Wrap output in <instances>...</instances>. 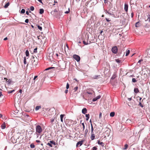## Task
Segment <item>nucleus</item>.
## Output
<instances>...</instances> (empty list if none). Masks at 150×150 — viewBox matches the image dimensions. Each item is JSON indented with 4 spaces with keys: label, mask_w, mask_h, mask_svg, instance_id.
<instances>
[{
    "label": "nucleus",
    "mask_w": 150,
    "mask_h": 150,
    "mask_svg": "<svg viewBox=\"0 0 150 150\" xmlns=\"http://www.w3.org/2000/svg\"><path fill=\"white\" fill-rule=\"evenodd\" d=\"M52 68V67H49V68H47V69H46L45 70H49V69H51Z\"/></svg>",
    "instance_id": "obj_62"
},
{
    "label": "nucleus",
    "mask_w": 150,
    "mask_h": 150,
    "mask_svg": "<svg viewBox=\"0 0 150 150\" xmlns=\"http://www.w3.org/2000/svg\"><path fill=\"white\" fill-rule=\"evenodd\" d=\"M139 105L142 108H143V105H142L141 103L140 102H139Z\"/></svg>",
    "instance_id": "obj_44"
},
{
    "label": "nucleus",
    "mask_w": 150,
    "mask_h": 150,
    "mask_svg": "<svg viewBox=\"0 0 150 150\" xmlns=\"http://www.w3.org/2000/svg\"><path fill=\"white\" fill-rule=\"evenodd\" d=\"M17 137V135H15L12 136L11 139V140L13 143H16V139Z\"/></svg>",
    "instance_id": "obj_2"
},
{
    "label": "nucleus",
    "mask_w": 150,
    "mask_h": 150,
    "mask_svg": "<svg viewBox=\"0 0 150 150\" xmlns=\"http://www.w3.org/2000/svg\"><path fill=\"white\" fill-rule=\"evenodd\" d=\"M142 59H140L139 60L138 62V63H140L142 61Z\"/></svg>",
    "instance_id": "obj_61"
},
{
    "label": "nucleus",
    "mask_w": 150,
    "mask_h": 150,
    "mask_svg": "<svg viewBox=\"0 0 150 150\" xmlns=\"http://www.w3.org/2000/svg\"><path fill=\"white\" fill-rule=\"evenodd\" d=\"M36 133L37 134L40 133L42 131V128L40 125H38L36 127Z\"/></svg>",
    "instance_id": "obj_1"
},
{
    "label": "nucleus",
    "mask_w": 150,
    "mask_h": 150,
    "mask_svg": "<svg viewBox=\"0 0 150 150\" xmlns=\"http://www.w3.org/2000/svg\"><path fill=\"white\" fill-rule=\"evenodd\" d=\"M124 148H123V149L124 150L127 149L128 147V145L127 144H126L124 146Z\"/></svg>",
    "instance_id": "obj_29"
},
{
    "label": "nucleus",
    "mask_w": 150,
    "mask_h": 150,
    "mask_svg": "<svg viewBox=\"0 0 150 150\" xmlns=\"http://www.w3.org/2000/svg\"><path fill=\"white\" fill-rule=\"evenodd\" d=\"M2 96H3V95L2 94V92L0 91V97Z\"/></svg>",
    "instance_id": "obj_58"
},
{
    "label": "nucleus",
    "mask_w": 150,
    "mask_h": 150,
    "mask_svg": "<svg viewBox=\"0 0 150 150\" xmlns=\"http://www.w3.org/2000/svg\"><path fill=\"white\" fill-rule=\"evenodd\" d=\"M81 125H82L83 126V130H84L85 129V127L84 123H82Z\"/></svg>",
    "instance_id": "obj_40"
},
{
    "label": "nucleus",
    "mask_w": 150,
    "mask_h": 150,
    "mask_svg": "<svg viewBox=\"0 0 150 150\" xmlns=\"http://www.w3.org/2000/svg\"><path fill=\"white\" fill-rule=\"evenodd\" d=\"M115 61L117 62L118 63H120L121 62V60H119V59H116Z\"/></svg>",
    "instance_id": "obj_39"
},
{
    "label": "nucleus",
    "mask_w": 150,
    "mask_h": 150,
    "mask_svg": "<svg viewBox=\"0 0 150 150\" xmlns=\"http://www.w3.org/2000/svg\"><path fill=\"white\" fill-rule=\"evenodd\" d=\"M94 76L93 77V78L94 79H97L98 78V76Z\"/></svg>",
    "instance_id": "obj_50"
},
{
    "label": "nucleus",
    "mask_w": 150,
    "mask_h": 150,
    "mask_svg": "<svg viewBox=\"0 0 150 150\" xmlns=\"http://www.w3.org/2000/svg\"><path fill=\"white\" fill-rule=\"evenodd\" d=\"M83 43L84 45H87L88 44V41L87 42H86L85 40H83Z\"/></svg>",
    "instance_id": "obj_36"
},
{
    "label": "nucleus",
    "mask_w": 150,
    "mask_h": 150,
    "mask_svg": "<svg viewBox=\"0 0 150 150\" xmlns=\"http://www.w3.org/2000/svg\"><path fill=\"white\" fill-rule=\"evenodd\" d=\"M102 116V113L101 112H100L99 115V118L100 119L101 118Z\"/></svg>",
    "instance_id": "obj_46"
},
{
    "label": "nucleus",
    "mask_w": 150,
    "mask_h": 150,
    "mask_svg": "<svg viewBox=\"0 0 150 150\" xmlns=\"http://www.w3.org/2000/svg\"><path fill=\"white\" fill-rule=\"evenodd\" d=\"M90 115L89 114H86V121H88V120Z\"/></svg>",
    "instance_id": "obj_23"
},
{
    "label": "nucleus",
    "mask_w": 150,
    "mask_h": 150,
    "mask_svg": "<svg viewBox=\"0 0 150 150\" xmlns=\"http://www.w3.org/2000/svg\"><path fill=\"white\" fill-rule=\"evenodd\" d=\"M38 28L41 31L42 30V28L41 26H40L39 25L38 26Z\"/></svg>",
    "instance_id": "obj_38"
},
{
    "label": "nucleus",
    "mask_w": 150,
    "mask_h": 150,
    "mask_svg": "<svg viewBox=\"0 0 150 150\" xmlns=\"http://www.w3.org/2000/svg\"><path fill=\"white\" fill-rule=\"evenodd\" d=\"M64 115H63V114H61L60 115L61 121L62 122H63V118Z\"/></svg>",
    "instance_id": "obj_18"
},
{
    "label": "nucleus",
    "mask_w": 150,
    "mask_h": 150,
    "mask_svg": "<svg viewBox=\"0 0 150 150\" xmlns=\"http://www.w3.org/2000/svg\"><path fill=\"white\" fill-rule=\"evenodd\" d=\"M25 54L26 56H29V52L28 50H27L25 51Z\"/></svg>",
    "instance_id": "obj_31"
},
{
    "label": "nucleus",
    "mask_w": 150,
    "mask_h": 150,
    "mask_svg": "<svg viewBox=\"0 0 150 150\" xmlns=\"http://www.w3.org/2000/svg\"><path fill=\"white\" fill-rule=\"evenodd\" d=\"M134 92L135 93H137L139 92V91L138 88H134Z\"/></svg>",
    "instance_id": "obj_19"
},
{
    "label": "nucleus",
    "mask_w": 150,
    "mask_h": 150,
    "mask_svg": "<svg viewBox=\"0 0 150 150\" xmlns=\"http://www.w3.org/2000/svg\"><path fill=\"white\" fill-rule=\"evenodd\" d=\"M132 81L133 82H136L137 81L135 79L133 78L132 79Z\"/></svg>",
    "instance_id": "obj_41"
},
{
    "label": "nucleus",
    "mask_w": 150,
    "mask_h": 150,
    "mask_svg": "<svg viewBox=\"0 0 150 150\" xmlns=\"http://www.w3.org/2000/svg\"><path fill=\"white\" fill-rule=\"evenodd\" d=\"M26 13L28 15H29V13L28 12V11H27L26 12Z\"/></svg>",
    "instance_id": "obj_64"
},
{
    "label": "nucleus",
    "mask_w": 150,
    "mask_h": 150,
    "mask_svg": "<svg viewBox=\"0 0 150 150\" xmlns=\"http://www.w3.org/2000/svg\"><path fill=\"white\" fill-rule=\"evenodd\" d=\"M36 142H38V143H39V142H40V140H36Z\"/></svg>",
    "instance_id": "obj_57"
},
{
    "label": "nucleus",
    "mask_w": 150,
    "mask_h": 150,
    "mask_svg": "<svg viewBox=\"0 0 150 150\" xmlns=\"http://www.w3.org/2000/svg\"><path fill=\"white\" fill-rule=\"evenodd\" d=\"M88 132V129H86L85 131V136L86 135Z\"/></svg>",
    "instance_id": "obj_33"
},
{
    "label": "nucleus",
    "mask_w": 150,
    "mask_h": 150,
    "mask_svg": "<svg viewBox=\"0 0 150 150\" xmlns=\"http://www.w3.org/2000/svg\"><path fill=\"white\" fill-rule=\"evenodd\" d=\"M69 11H70L69 8L68 11H65V13H66V14L68 13L69 12Z\"/></svg>",
    "instance_id": "obj_48"
},
{
    "label": "nucleus",
    "mask_w": 150,
    "mask_h": 150,
    "mask_svg": "<svg viewBox=\"0 0 150 150\" xmlns=\"http://www.w3.org/2000/svg\"><path fill=\"white\" fill-rule=\"evenodd\" d=\"M97 100V99L96 98H93V101H96Z\"/></svg>",
    "instance_id": "obj_53"
},
{
    "label": "nucleus",
    "mask_w": 150,
    "mask_h": 150,
    "mask_svg": "<svg viewBox=\"0 0 150 150\" xmlns=\"http://www.w3.org/2000/svg\"><path fill=\"white\" fill-rule=\"evenodd\" d=\"M39 2H40V3L42 4V1L41 0H38Z\"/></svg>",
    "instance_id": "obj_60"
},
{
    "label": "nucleus",
    "mask_w": 150,
    "mask_h": 150,
    "mask_svg": "<svg viewBox=\"0 0 150 150\" xmlns=\"http://www.w3.org/2000/svg\"><path fill=\"white\" fill-rule=\"evenodd\" d=\"M100 97L101 96H98L96 97V98L97 99V100H98L100 99Z\"/></svg>",
    "instance_id": "obj_49"
},
{
    "label": "nucleus",
    "mask_w": 150,
    "mask_h": 150,
    "mask_svg": "<svg viewBox=\"0 0 150 150\" xmlns=\"http://www.w3.org/2000/svg\"><path fill=\"white\" fill-rule=\"evenodd\" d=\"M8 39V38L7 37H6V38H5L4 39V40H6Z\"/></svg>",
    "instance_id": "obj_63"
},
{
    "label": "nucleus",
    "mask_w": 150,
    "mask_h": 150,
    "mask_svg": "<svg viewBox=\"0 0 150 150\" xmlns=\"http://www.w3.org/2000/svg\"><path fill=\"white\" fill-rule=\"evenodd\" d=\"M97 147H94L92 148V150H97Z\"/></svg>",
    "instance_id": "obj_47"
},
{
    "label": "nucleus",
    "mask_w": 150,
    "mask_h": 150,
    "mask_svg": "<svg viewBox=\"0 0 150 150\" xmlns=\"http://www.w3.org/2000/svg\"><path fill=\"white\" fill-rule=\"evenodd\" d=\"M16 135H17V137L16 139V142L18 143H21V141L22 139V137H20V136H19L18 135L19 134H17Z\"/></svg>",
    "instance_id": "obj_6"
},
{
    "label": "nucleus",
    "mask_w": 150,
    "mask_h": 150,
    "mask_svg": "<svg viewBox=\"0 0 150 150\" xmlns=\"http://www.w3.org/2000/svg\"><path fill=\"white\" fill-rule=\"evenodd\" d=\"M128 100H129V101H130L132 100V98H128Z\"/></svg>",
    "instance_id": "obj_59"
},
{
    "label": "nucleus",
    "mask_w": 150,
    "mask_h": 150,
    "mask_svg": "<svg viewBox=\"0 0 150 150\" xmlns=\"http://www.w3.org/2000/svg\"><path fill=\"white\" fill-rule=\"evenodd\" d=\"M108 2V0H104V3H106Z\"/></svg>",
    "instance_id": "obj_56"
},
{
    "label": "nucleus",
    "mask_w": 150,
    "mask_h": 150,
    "mask_svg": "<svg viewBox=\"0 0 150 150\" xmlns=\"http://www.w3.org/2000/svg\"><path fill=\"white\" fill-rule=\"evenodd\" d=\"M41 108V107L40 106H37L35 108V110L37 111L39 110Z\"/></svg>",
    "instance_id": "obj_25"
},
{
    "label": "nucleus",
    "mask_w": 150,
    "mask_h": 150,
    "mask_svg": "<svg viewBox=\"0 0 150 150\" xmlns=\"http://www.w3.org/2000/svg\"><path fill=\"white\" fill-rule=\"evenodd\" d=\"M30 9L32 11H33L34 9V8L33 6H31L30 7Z\"/></svg>",
    "instance_id": "obj_32"
},
{
    "label": "nucleus",
    "mask_w": 150,
    "mask_h": 150,
    "mask_svg": "<svg viewBox=\"0 0 150 150\" xmlns=\"http://www.w3.org/2000/svg\"><path fill=\"white\" fill-rule=\"evenodd\" d=\"M116 76L117 75L116 73H114L111 77V79H114L115 78Z\"/></svg>",
    "instance_id": "obj_17"
},
{
    "label": "nucleus",
    "mask_w": 150,
    "mask_h": 150,
    "mask_svg": "<svg viewBox=\"0 0 150 150\" xmlns=\"http://www.w3.org/2000/svg\"><path fill=\"white\" fill-rule=\"evenodd\" d=\"M146 15L147 17V18H145V21H148L149 22H150V15L147 13L146 14Z\"/></svg>",
    "instance_id": "obj_9"
},
{
    "label": "nucleus",
    "mask_w": 150,
    "mask_h": 150,
    "mask_svg": "<svg viewBox=\"0 0 150 150\" xmlns=\"http://www.w3.org/2000/svg\"><path fill=\"white\" fill-rule=\"evenodd\" d=\"M1 128L2 129H4L6 128V124L4 122L2 124L1 126Z\"/></svg>",
    "instance_id": "obj_15"
},
{
    "label": "nucleus",
    "mask_w": 150,
    "mask_h": 150,
    "mask_svg": "<svg viewBox=\"0 0 150 150\" xmlns=\"http://www.w3.org/2000/svg\"><path fill=\"white\" fill-rule=\"evenodd\" d=\"M10 3L9 2L7 3L4 6V7L5 8H7L8 6L9 5Z\"/></svg>",
    "instance_id": "obj_24"
},
{
    "label": "nucleus",
    "mask_w": 150,
    "mask_h": 150,
    "mask_svg": "<svg viewBox=\"0 0 150 150\" xmlns=\"http://www.w3.org/2000/svg\"><path fill=\"white\" fill-rule=\"evenodd\" d=\"M140 26L139 23L138 22H137L135 24V26L136 27H138Z\"/></svg>",
    "instance_id": "obj_21"
},
{
    "label": "nucleus",
    "mask_w": 150,
    "mask_h": 150,
    "mask_svg": "<svg viewBox=\"0 0 150 150\" xmlns=\"http://www.w3.org/2000/svg\"><path fill=\"white\" fill-rule=\"evenodd\" d=\"M29 21V20L28 19H26L25 21V22L27 23H28Z\"/></svg>",
    "instance_id": "obj_51"
},
{
    "label": "nucleus",
    "mask_w": 150,
    "mask_h": 150,
    "mask_svg": "<svg viewBox=\"0 0 150 150\" xmlns=\"http://www.w3.org/2000/svg\"><path fill=\"white\" fill-rule=\"evenodd\" d=\"M44 12V9L42 8H41L40 9L39 13L40 14H42Z\"/></svg>",
    "instance_id": "obj_22"
},
{
    "label": "nucleus",
    "mask_w": 150,
    "mask_h": 150,
    "mask_svg": "<svg viewBox=\"0 0 150 150\" xmlns=\"http://www.w3.org/2000/svg\"><path fill=\"white\" fill-rule=\"evenodd\" d=\"M82 112L83 114H85L87 112V109L86 108H83L82 110Z\"/></svg>",
    "instance_id": "obj_13"
},
{
    "label": "nucleus",
    "mask_w": 150,
    "mask_h": 150,
    "mask_svg": "<svg viewBox=\"0 0 150 150\" xmlns=\"http://www.w3.org/2000/svg\"><path fill=\"white\" fill-rule=\"evenodd\" d=\"M37 77H38V76H34V79H33V80H35V79L36 78H37Z\"/></svg>",
    "instance_id": "obj_54"
},
{
    "label": "nucleus",
    "mask_w": 150,
    "mask_h": 150,
    "mask_svg": "<svg viewBox=\"0 0 150 150\" xmlns=\"http://www.w3.org/2000/svg\"><path fill=\"white\" fill-rule=\"evenodd\" d=\"M52 144H53L54 145H55V142L53 141H50L49 142V143H48L47 144V145L50 147H52L53 146Z\"/></svg>",
    "instance_id": "obj_7"
},
{
    "label": "nucleus",
    "mask_w": 150,
    "mask_h": 150,
    "mask_svg": "<svg viewBox=\"0 0 150 150\" xmlns=\"http://www.w3.org/2000/svg\"><path fill=\"white\" fill-rule=\"evenodd\" d=\"M78 89V87L77 86H76V87L75 88H74V92H76V91H77V90Z\"/></svg>",
    "instance_id": "obj_42"
},
{
    "label": "nucleus",
    "mask_w": 150,
    "mask_h": 150,
    "mask_svg": "<svg viewBox=\"0 0 150 150\" xmlns=\"http://www.w3.org/2000/svg\"><path fill=\"white\" fill-rule=\"evenodd\" d=\"M115 113L114 112H112L110 114V115L111 117H113L114 116Z\"/></svg>",
    "instance_id": "obj_27"
},
{
    "label": "nucleus",
    "mask_w": 150,
    "mask_h": 150,
    "mask_svg": "<svg viewBox=\"0 0 150 150\" xmlns=\"http://www.w3.org/2000/svg\"><path fill=\"white\" fill-rule=\"evenodd\" d=\"M93 129L92 123H91V133H93Z\"/></svg>",
    "instance_id": "obj_30"
},
{
    "label": "nucleus",
    "mask_w": 150,
    "mask_h": 150,
    "mask_svg": "<svg viewBox=\"0 0 150 150\" xmlns=\"http://www.w3.org/2000/svg\"><path fill=\"white\" fill-rule=\"evenodd\" d=\"M25 10L24 9H22L21 11V13H25Z\"/></svg>",
    "instance_id": "obj_35"
},
{
    "label": "nucleus",
    "mask_w": 150,
    "mask_h": 150,
    "mask_svg": "<svg viewBox=\"0 0 150 150\" xmlns=\"http://www.w3.org/2000/svg\"><path fill=\"white\" fill-rule=\"evenodd\" d=\"M55 117H53L50 119V122L52 125H53V123L54 121Z\"/></svg>",
    "instance_id": "obj_20"
},
{
    "label": "nucleus",
    "mask_w": 150,
    "mask_h": 150,
    "mask_svg": "<svg viewBox=\"0 0 150 150\" xmlns=\"http://www.w3.org/2000/svg\"><path fill=\"white\" fill-rule=\"evenodd\" d=\"M30 147L31 148H33L35 147V146L33 144H32L30 145Z\"/></svg>",
    "instance_id": "obj_34"
},
{
    "label": "nucleus",
    "mask_w": 150,
    "mask_h": 150,
    "mask_svg": "<svg viewBox=\"0 0 150 150\" xmlns=\"http://www.w3.org/2000/svg\"><path fill=\"white\" fill-rule=\"evenodd\" d=\"M128 5L125 4L124 9L126 12H127L128 11Z\"/></svg>",
    "instance_id": "obj_12"
},
{
    "label": "nucleus",
    "mask_w": 150,
    "mask_h": 150,
    "mask_svg": "<svg viewBox=\"0 0 150 150\" xmlns=\"http://www.w3.org/2000/svg\"><path fill=\"white\" fill-rule=\"evenodd\" d=\"M57 12L58 11L57 10L55 9L51 13H52V14L54 15L55 16Z\"/></svg>",
    "instance_id": "obj_16"
},
{
    "label": "nucleus",
    "mask_w": 150,
    "mask_h": 150,
    "mask_svg": "<svg viewBox=\"0 0 150 150\" xmlns=\"http://www.w3.org/2000/svg\"><path fill=\"white\" fill-rule=\"evenodd\" d=\"M33 62L32 63V65L33 67H35L38 64V60L37 58L36 60L35 59L34 57L33 58V59L32 60Z\"/></svg>",
    "instance_id": "obj_3"
},
{
    "label": "nucleus",
    "mask_w": 150,
    "mask_h": 150,
    "mask_svg": "<svg viewBox=\"0 0 150 150\" xmlns=\"http://www.w3.org/2000/svg\"><path fill=\"white\" fill-rule=\"evenodd\" d=\"M90 138L91 140H93L95 138V135L93 133H92V134L91 133Z\"/></svg>",
    "instance_id": "obj_14"
},
{
    "label": "nucleus",
    "mask_w": 150,
    "mask_h": 150,
    "mask_svg": "<svg viewBox=\"0 0 150 150\" xmlns=\"http://www.w3.org/2000/svg\"><path fill=\"white\" fill-rule=\"evenodd\" d=\"M83 140L78 142L76 144V146L78 147L79 146H81L83 144Z\"/></svg>",
    "instance_id": "obj_8"
},
{
    "label": "nucleus",
    "mask_w": 150,
    "mask_h": 150,
    "mask_svg": "<svg viewBox=\"0 0 150 150\" xmlns=\"http://www.w3.org/2000/svg\"><path fill=\"white\" fill-rule=\"evenodd\" d=\"M73 57L78 62L80 60V57L79 55L76 54L74 55L73 56Z\"/></svg>",
    "instance_id": "obj_4"
},
{
    "label": "nucleus",
    "mask_w": 150,
    "mask_h": 150,
    "mask_svg": "<svg viewBox=\"0 0 150 150\" xmlns=\"http://www.w3.org/2000/svg\"><path fill=\"white\" fill-rule=\"evenodd\" d=\"M94 92L92 90H89L88 91H87V92L86 93V95H88V94H92L94 93Z\"/></svg>",
    "instance_id": "obj_10"
},
{
    "label": "nucleus",
    "mask_w": 150,
    "mask_h": 150,
    "mask_svg": "<svg viewBox=\"0 0 150 150\" xmlns=\"http://www.w3.org/2000/svg\"><path fill=\"white\" fill-rule=\"evenodd\" d=\"M68 90H67V89L65 90V92L66 94L68 93Z\"/></svg>",
    "instance_id": "obj_55"
},
{
    "label": "nucleus",
    "mask_w": 150,
    "mask_h": 150,
    "mask_svg": "<svg viewBox=\"0 0 150 150\" xmlns=\"http://www.w3.org/2000/svg\"><path fill=\"white\" fill-rule=\"evenodd\" d=\"M98 144L100 145L102 147H103L104 145V144L102 142H100V140H98Z\"/></svg>",
    "instance_id": "obj_11"
},
{
    "label": "nucleus",
    "mask_w": 150,
    "mask_h": 150,
    "mask_svg": "<svg viewBox=\"0 0 150 150\" xmlns=\"http://www.w3.org/2000/svg\"><path fill=\"white\" fill-rule=\"evenodd\" d=\"M133 16H134L133 13V12H132L131 13V16L132 18L133 17Z\"/></svg>",
    "instance_id": "obj_52"
},
{
    "label": "nucleus",
    "mask_w": 150,
    "mask_h": 150,
    "mask_svg": "<svg viewBox=\"0 0 150 150\" xmlns=\"http://www.w3.org/2000/svg\"><path fill=\"white\" fill-rule=\"evenodd\" d=\"M37 48H35L34 50V51H33V52L35 53H37Z\"/></svg>",
    "instance_id": "obj_43"
},
{
    "label": "nucleus",
    "mask_w": 150,
    "mask_h": 150,
    "mask_svg": "<svg viewBox=\"0 0 150 150\" xmlns=\"http://www.w3.org/2000/svg\"><path fill=\"white\" fill-rule=\"evenodd\" d=\"M69 88V85L68 83H67V86H66V88L67 89Z\"/></svg>",
    "instance_id": "obj_45"
},
{
    "label": "nucleus",
    "mask_w": 150,
    "mask_h": 150,
    "mask_svg": "<svg viewBox=\"0 0 150 150\" xmlns=\"http://www.w3.org/2000/svg\"><path fill=\"white\" fill-rule=\"evenodd\" d=\"M130 51L129 50L127 49L126 50V56H127L129 54V53Z\"/></svg>",
    "instance_id": "obj_26"
},
{
    "label": "nucleus",
    "mask_w": 150,
    "mask_h": 150,
    "mask_svg": "<svg viewBox=\"0 0 150 150\" xmlns=\"http://www.w3.org/2000/svg\"><path fill=\"white\" fill-rule=\"evenodd\" d=\"M14 91V90H12V91H7V92L8 93H12Z\"/></svg>",
    "instance_id": "obj_37"
},
{
    "label": "nucleus",
    "mask_w": 150,
    "mask_h": 150,
    "mask_svg": "<svg viewBox=\"0 0 150 150\" xmlns=\"http://www.w3.org/2000/svg\"><path fill=\"white\" fill-rule=\"evenodd\" d=\"M111 50L113 53L116 54L117 51V47L116 46H115L112 48Z\"/></svg>",
    "instance_id": "obj_5"
},
{
    "label": "nucleus",
    "mask_w": 150,
    "mask_h": 150,
    "mask_svg": "<svg viewBox=\"0 0 150 150\" xmlns=\"http://www.w3.org/2000/svg\"><path fill=\"white\" fill-rule=\"evenodd\" d=\"M23 62H24V64H27V62H26V57H24Z\"/></svg>",
    "instance_id": "obj_28"
}]
</instances>
